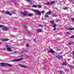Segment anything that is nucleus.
I'll list each match as a JSON object with an SVG mask.
<instances>
[{
  "label": "nucleus",
  "mask_w": 74,
  "mask_h": 74,
  "mask_svg": "<svg viewBox=\"0 0 74 74\" xmlns=\"http://www.w3.org/2000/svg\"><path fill=\"white\" fill-rule=\"evenodd\" d=\"M21 14H22L24 16H33V15H34V14L32 13H30L29 14H28L27 12H24L21 13Z\"/></svg>",
  "instance_id": "1"
},
{
  "label": "nucleus",
  "mask_w": 74,
  "mask_h": 74,
  "mask_svg": "<svg viewBox=\"0 0 74 74\" xmlns=\"http://www.w3.org/2000/svg\"><path fill=\"white\" fill-rule=\"evenodd\" d=\"M52 11L50 10L48 12L45 14V17H46L47 18H49V16L48 15H51V14H52Z\"/></svg>",
  "instance_id": "2"
},
{
  "label": "nucleus",
  "mask_w": 74,
  "mask_h": 74,
  "mask_svg": "<svg viewBox=\"0 0 74 74\" xmlns=\"http://www.w3.org/2000/svg\"><path fill=\"white\" fill-rule=\"evenodd\" d=\"M6 47L7 48V50L8 51H9L10 52H11V48H10V46H9L7 45H6Z\"/></svg>",
  "instance_id": "3"
},
{
  "label": "nucleus",
  "mask_w": 74,
  "mask_h": 74,
  "mask_svg": "<svg viewBox=\"0 0 74 74\" xmlns=\"http://www.w3.org/2000/svg\"><path fill=\"white\" fill-rule=\"evenodd\" d=\"M56 58H58V59H60L61 58H63V56L61 55H58L56 56Z\"/></svg>",
  "instance_id": "4"
},
{
  "label": "nucleus",
  "mask_w": 74,
  "mask_h": 74,
  "mask_svg": "<svg viewBox=\"0 0 74 74\" xmlns=\"http://www.w3.org/2000/svg\"><path fill=\"white\" fill-rule=\"evenodd\" d=\"M8 40H9V39L8 38L2 39H1V41H7Z\"/></svg>",
  "instance_id": "5"
},
{
  "label": "nucleus",
  "mask_w": 74,
  "mask_h": 74,
  "mask_svg": "<svg viewBox=\"0 0 74 74\" xmlns=\"http://www.w3.org/2000/svg\"><path fill=\"white\" fill-rule=\"evenodd\" d=\"M67 64H68V63L67 62H63L62 63V66H66Z\"/></svg>",
  "instance_id": "6"
},
{
  "label": "nucleus",
  "mask_w": 74,
  "mask_h": 74,
  "mask_svg": "<svg viewBox=\"0 0 74 74\" xmlns=\"http://www.w3.org/2000/svg\"><path fill=\"white\" fill-rule=\"evenodd\" d=\"M48 52H49V53H55V52L54 51H53L52 49H51L50 50H49Z\"/></svg>",
  "instance_id": "7"
},
{
  "label": "nucleus",
  "mask_w": 74,
  "mask_h": 74,
  "mask_svg": "<svg viewBox=\"0 0 74 74\" xmlns=\"http://www.w3.org/2000/svg\"><path fill=\"white\" fill-rule=\"evenodd\" d=\"M5 12L6 14H7L8 15H9L10 16L11 15V14L8 11H5Z\"/></svg>",
  "instance_id": "8"
},
{
  "label": "nucleus",
  "mask_w": 74,
  "mask_h": 74,
  "mask_svg": "<svg viewBox=\"0 0 74 74\" xmlns=\"http://www.w3.org/2000/svg\"><path fill=\"white\" fill-rule=\"evenodd\" d=\"M22 60V59H15L13 60L14 62H18V61H19V60Z\"/></svg>",
  "instance_id": "9"
},
{
  "label": "nucleus",
  "mask_w": 74,
  "mask_h": 74,
  "mask_svg": "<svg viewBox=\"0 0 74 74\" xmlns=\"http://www.w3.org/2000/svg\"><path fill=\"white\" fill-rule=\"evenodd\" d=\"M68 30H74V28H67Z\"/></svg>",
  "instance_id": "10"
},
{
  "label": "nucleus",
  "mask_w": 74,
  "mask_h": 74,
  "mask_svg": "<svg viewBox=\"0 0 74 74\" xmlns=\"http://www.w3.org/2000/svg\"><path fill=\"white\" fill-rule=\"evenodd\" d=\"M41 12L39 11L38 10H37V15H41Z\"/></svg>",
  "instance_id": "11"
},
{
  "label": "nucleus",
  "mask_w": 74,
  "mask_h": 74,
  "mask_svg": "<svg viewBox=\"0 0 74 74\" xmlns=\"http://www.w3.org/2000/svg\"><path fill=\"white\" fill-rule=\"evenodd\" d=\"M20 66H21V67H25V68H26V67H27L26 66L23 65L21 64H20Z\"/></svg>",
  "instance_id": "12"
},
{
  "label": "nucleus",
  "mask_w": 74,
  "mask_h": 74,
  "mask_svg": "<svg viewBox=\"0 0 74 74\" xmlns=\"http://www.w3.org/2000/svg\"><path fill=\"white\" fill-rule=\"evenodd\" d=\"M37 32H42V30L41 29H37Z\"/></svg>",
  "instance_id": "13"
},
{
  "label": "nucleus",
  "mask_w": 74,
  "mask_h": 74,
  "mask_svg": "<svg viewBox=\"0 0 74 74\" xmlns=\"http://www.w3.org/2000/svg\"><path fill=\"white\" fill-rule=\"evenodd\" d=\"M31 7L33 8H37V6L36 5H33Z\"/></svg>",
  "instance_id": "14"
},
{
  "label": "nucleus",
  "mask_w": 74,
  "mask_h": 74,
  "mask_svg": "<svg viewBox=\"0 0 74 74\" xmlns=\"http://www.w3.org/2000/svg\"><path fill=\"white\" fill-rule=\"evenodd\" d=\"M32 11H33V12H36V13H37V10L33 9Z\"/></svg>",
  "instance_id": "15"
},
{
  "label": "nucleus",
  "mask_w": 74,
  "mask_h": 74,
  "mask_svg": "<svg viewBox=\"0 0 74 74\" xmlns=\"http://www.w3.org/2000/svg\"><path fill=\"white\" fill-rule=\"evenodd\" d=\"M3 29L5 31L6 30H8V28H7L6 27H4Z\"/></svg>",
  "instance_id": "16"
},
{
  "label": "nucleus",
  "mask_w": 74,
  "mask_h": 74,
  "mask_svg": "<svg viewBox=\"0 0 74 74\" xmlns=\"http://www.w3.org/2000/svg\"><path fill=\"white\" fill-rule=\"evenodd\" d=\"M0 65L1 66H4L5 64L4 63H2L0 64Z\"/></svg>",
  "instance_id": "17"
},
{
  "label": "nucleus",
  "mask_w": 74,
  "mask_h": 74,
  "mask_svg": "<svg viewBox=\"0 0 74 74\" xmlns=\"http://www.w3.org/2000/svg\"><path fill=\"white\" fill-rule=\"evenodd\" d=\"M73 43L72 42H70L68 43L69 45H72Z\"/></svg>",
  "instance_id": "18"
},
{
  "label": "nucleus",
  "mask_w": 74,
  "mask_h": 74,
  "mask_svg": "<svg viewBox=\"0 0 74 74\" xmlns=\"http://www.w3.org/2000/svg\"><path fill=\"white\" fill-rule=\"evenodd\" d=\"M6 65H7V66H9V67H11V66H12V65L10 64H6Z\"/></svg>",
  "instance_id": "19"
},
{
  "label": "nucleus",
  "mask_w": 74,
  "mask_h": 74,
  "mask_svg": "<svg viewBox=\"0 0 74 74\" xmlns=\"http://www.w3.org/2000/svg\"><path fill=\"white\" fill-rule=\"evenodd\" d=\"M74 38V35L69 37V38Z\"/></svg>",
  "instance_id": "20"
},
{
  "label": "nucleus",
  "mask_w": 74,
  "mask_h": 74,
  "mask_svg": "<svg viewBox=\"0 0 74 74\" xmlns=\"http://www.w3.org/2000/svg\"><path fill=\"white\" fill-rule=\"evenodd\" d=\"M55 23V21H51V24H53V23Z\"/></svg>",
  "instance_id": "21"
},
{
  "label": "nucleus",
  "mask_w": 74,
  "mask_h": 74,
  "mask_svg": "<svg viewBox=\"0 0 74 74\" xmlns=\"http://www.w3.org/2000/svg\"><path fill=\"white\" fill-rule=\"evenodd\" d=\"M38 8H41L42 7L41 6L39 5H38Z\"/></svg>",
  "instance_id": "22"
},
{
  "label": "nucleus",
  "mask_w": 74,
  "mask_h": 74,
  "mask_svg": "<svg viewBox=\"0 0 74 74\" xmlns=\"http://www.w3.org/2000/svg\"><path fill=\"white\" fill-rule=\"evenodd\" d=\"M43 26V25L40 24L39 25V27H42Z\"/></svg>",
  "instance_id": "23"
},
{
  "label": "nucleus",
  "mask_w": 74,
  "mask_h": 74,
  "mask_svg": "<svg viewBox=\"0 0 74 74\" xmlns=\"http://www.w3.org/2000/svg\"><path fill=\"white\" fill-rule=\"evenodd\" d=\"M56 24H55L54 25H53V27H56Z\"/></svg>",
  "instance_id": "24"
},
{
  "label": "nucleus",
  "mask_w": 74,
  "mask_h": 74,
  "mask_svg": "<svg viewBox=\"0 0 74 74\" xmlns=\"http://www.w3.org/2000/svg\"><path fill=\"white\" fill-rule=\"evenodd\" d=\"M45 4L46 5H48V4H51V3H45Z\"/></svg>",
  "instance_id": "25"
},
{
  "label": "nucleus",
  "mask_w": 74,
  "mask_h": 74,
  "mask_svg": "<svg viewBox=\"0 0 74 74\" xmlns=\"http://www.w3.org/2000/svg\"><path fill=\"white\" fill-rule=\"evenodd\" d=\"M63 9H64V10H67V9H68V8L65 7V8H63Z\"/></svg>",
  "instance_id": "26"
},
{
  "label": "nucleus",
  "mask_w": 74,
  "mask_h": 74,
  "mask_svg": "<svg viewBox=\"0 0 74 74\" xmlns=\"http://www.w3.org/2000/svg\"><path fill=\"white\" fill-rule=\"evenodd\" d=\"M59 73L60 74H62V73H63V71H60L59 72Z\"/></svg>",
  "instance_id": "27"
},
{
  "label": "nucleus",
  "mask_w": 74,
  "mask_h": 74,
  "mask_svg": "<svg viewBox=\"0 0 74 74\" xmlns=\"http://www.w3.org/2000/svg\"><path fill=\"white\" fill-rule=\"evenodd\" d=\"M53 16H56V15L55 14V13H54L53 14Z\"/></svg>",
  "instance_id": "28"
},
{
  "label": "nucleus",
  "mask_w": 74,
  "mask_h": 74,
  "mask_svg": "<svg viewBox=\"0 0 74 74\" xmlns=\"http://www.w3.org/2000/svg\"><path fill=\"white\" fill-rule=\"evenodd\" d=\"M51 4H54V3H55V1H52L51 2Z\"/></svg>",
  "instance_id": "29"
},
{
  "label": "nucleus",
  "mask_w": 74,
  "mask_h": 74,
  "mask_svg": "<svg viewBox=\"0 0 74 74\" xmlns=\"http://www.w3.org/2000/svg\"><path fill=\"white\" fill-rule=\"evenodd\" d=\"M4 27V26L2 25H0V28L1 27Z\"/></svg>",
  "instance_id": "30"
},
{
  "label": "nucleus",
  "mask_w": 74,
  "mask_h": 74,
  "mask_svg": "<svg viewBox=\"0 0 74 74\" xmlns=\"http://www.w3.org/2000/svg\"><path fill=\"white\" fill-rule=\"evenodd\" d=\"M26 46L27 47H29V44H27L26 45Z\"/></svg>",
  "instance_id": "31"
},
{
  "label": "nucleus",
  "mask_w": 74,
  "mask_h": 74,
  "mask_svg": "<svg viewBox=\"0 0 74 74\" xmlns=\"http://www.w3.org/2000/svg\"><path fill=\"white\" fill-rule=\"evenodd\" d=\"M45 11H43L42 12V14H44V13H45Z\"/></svg>",
  "instance_id": "32"
},
{
  "label": "nucleus",
  "mask_w": 74,
  "mask_h": 74,
  "mask_svg": "<svg viewBox=\"0 0 74 74\" xmlns=\"http://www.w3.org/2000/svg\"><path fill=\"white\" fill-rule=\"evenodd\" d=\"M71 19L72 20V21L73 22H74V18H71Z\"/></svg>",
  "instance_id": "33"
},
{
  "label": "nucleus",
  "mask_w": 74,
  "mask_h": 74,
  "mask_svg": "<svg viewBox=\"0 0 74 74\" xmlns=\"http://www.w3.org/2000/svg\"><path fill=\"white\" fill-rule=\"evenodd\" d=\"M72 54L73 55V57H74V51H73L72 52Z\"/></svg>",
  "instance_id": "34"
},
{
  "label": "nucleus",
  "mask_w": 74,
  "mask_h": 74,
  "mask_svg": "<svg viewBox=\"0 0 74 74\" xmlns=\"http://www.w3.org/2000/svg\"><path fill=\"white\" fill-rule=\"evenodd\" d=\"M66 34H69V32H66Z\"/></svg>",
  "instance_id": "35"
},
{
  "label": "nucleus",
  "mask_w": 74,
  "mask_h": 74,
  "mask_svg": "<svg viewBox=\"0 0 74 74\" xmlns=\"http://www.w3.org/2000/svg\"><path fill=\"white\" fill-rule=\"evenodd\" d=\"M24 27H25V28L26 29V27H27V26H26V25H24Z\"/></svg>",
  "instance_id": "36"
},
{
  "label": "nucleus",
  "mask_w": 74,
  "mask_h": 74,
  "mask_svg": "<svg viewBox=\"0 0 74 74\" xmlns=\"http://www.w3.org/2000/svg\"><path fill=\"white\" fill-rule=\"evenodd\" d=\"M27 1H28V2H29V3H30V0H27Z\"/></svg>",
  "instance_id": "37"
},
{
  "label": "nucleus",
  "mask_w": 74,
  "mask_h": 74,
  "mask_svg": "<svg viewBox=\"0 0 74 74\" xmlns=\"http://www.w3.org/2000/svg\"><path fill=\"white\" fill-rule=\"evenodd\" d=\"M56 30V27H54V28L53 29V30Z\"/></svg>",
  "instance_id": "38"
},
{
  "label": "nucleus",
  "mask_w": 74,
  "mask_h": 74,
  "mask_svg": "<svg viewBox=\"0 0 74 74\" xmlns=\"http://www.w3.org/2000/svg\"><path fill=\"white\" fill-rule=\"evenodd\" d=\"M71 60V59H68V61H69V60Z\"/></svg>",
  "instance_id": "39"
},
{
  "label": "nucleus",
  "mask_w": 74,
  "mask_h": 74,
  "mask_svg": "<svg viewBox=\"0 0 74 74\" xmlns=\"http://www.w3.org/2000/svg\"><path fill=\"white\" fill-rule=\"evenodd\" d=\"M34 41L35 42H36V39H34Z\"/></svg>",
  "instance_id": "40"
},
{
  "label": "nucleus",
  "mask_w": 74,
  "mask_h": 74,
  "mask_svg": "<svg viewBox=\"0 0 74 74\" xmlns=\"http://www.w3.org/2000/svg\"><path fill=\"white\" fill-rule=\"evenodd\" d=\"M68 64L69 66H71V67H72V66H71L69 64Z\"/></svg>",
  "instance_id": "41"
},
{
  "label": "nucleus",
  "mask_w": 74,
  "mask_h": 74,
  "mask_svg": "<svg viewBox=\"0 0 74 74\" xmlns=\"http://www.w3.org/2000/svg\"><path fill=\"white\" fill-rule=\"evenodd\" d=\"M69 71V69H68L67 70H66V71Z\"/></svg>",
  "instance_id": "42"
},
{
  "label": "nucleus",
  "mask_w": 74,
  "mask_h": 74,
  "mask_svg": "<svg viewBox=\"0 0 74 74\" xmlns=\"http://www.w3.org/2000/svg\"><path fill=\"white\" fill-rule=\"evenodd\" d=\"M58 51H60V49H58Z\"/></svg>",
  "instance_id": "43"
},
{
  "label": "nucleus",
  "mask_w": 74,
  "mask_h": 74,
  "mask_svg": "<svg viewBox=\"0 0 74 74\" xmlns=\"http://www.w3.org/2000/svg\"><path fill=\"white\" fill-rule=\"evenodd\" d=\"M14 53H16V52H14Z\"/></svg>",
  "instance_id": "44"
},
{
  "label": "nucleus",
  "mask_w": 74,
  "mask_h": 74,
  "mask_svg": "<svg viewBox=\"0 0 74 74\" xmlns=\"http://www.w3.org/2000/svg\"><path fill=\"white\" fill-rule=\"evenodd\" d=\"M2 11H3V12H5V11H4V10H3Z\"/></svg>",
  "instance_id": "45"
},
{
  "label": "nucleus",
  "mask_w": 74,
  "mask_h": 74,
  "mask_svg": "<svg viewBox=\"0 0 74 74\" xmlns=\"http://www.w3.org/2000/svg\"><path fill=\"white\" fill-rule=\"evenodd\" d=\"M1 44V42H0V44Z\"/></svg>",
  "instance_id": "46"
},
{
  "label": "nucleus",
  "mask_w": 74,
  "mask_h": 74,
  "mask_svg": "<svg viewBox=\"0 0 74 74\" xmlns=\"http://www.w3.org/2000/svg\"><path fill=\"white\" fill-rule=\"evenodd\" d=\"M73 4H74V2H73Z\"/></svg>",
  "instance_id": "47"
},
{
  "label": "nucleus",
  "mask_w": 74,
  "mask_h": 74,
  "mask_svg": "<svg viewBox=\"0 0 74 74\" xmlns=\"http://www.w3.org/2000/svg\"><path fill=\"white\" fill-rule=\"evenodd\" d=\"M65 71H66V70H66V69H65Z\"/></svg>",
  "instance_id": "48"
},
{
  "label": "nucleus",
  "mask_w": 74,
  "mask_h": 74,
  "mask_svg": "<svg viewBox=\"0 0 74 74\" xmlns=\"http://www.w3.org/2000/svg\"><path fill=\"white\" fill-rule=\"evenodd\" d=\"M28 33H30L29 32Z\"/></svg>",
  "instance_id": "49"
}]
</instances>
